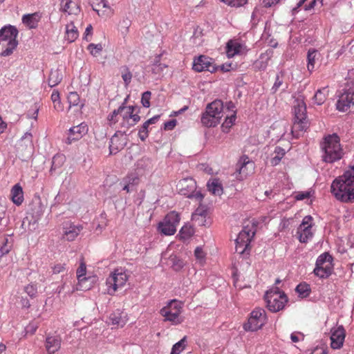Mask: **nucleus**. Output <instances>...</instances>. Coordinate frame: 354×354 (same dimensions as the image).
I'll return each mask as SVG.
<instances>
[{"instance_id": "473e14b6", "label": "nucleus", "mask_w": 354, "mask_h": 354, "mask_svg": "<svg viewBox=\"0 0 354 354\" xmlns=\"http://www.w3.org/2000/svg\"><path fill=\"white\" fill-rule=\"evenodd\" d=\"M317 55H319V53L317 50L314 48H310L308 50L307 55V68L310 72H312L315 68V60L317 59Z\"/></svg>"}, {"instance_id": "4c0bfd02", "label": "nucleus", "mask_w": 354, "mask_h": 354, "mask_svg": "<svg viewBox=\"0 0 354 354\" xmlns=\"http://www.w3.org/2000/svg\"><path fill=\"white\" fill-rule=\"evenodd\" d=\"M236 113L234 112L230 116H227L225 121L221 125L222 131L224 133H228L232 126L234 124L236 120Z\"/></svg>"}, {"instance_id": "bb28decb", "label": "nucleus", "mask_w": 354, "mask_h": 354, "mask_svg": "<svg viewBox=\"0 0 354 354\" xmlns=\"http://www.w3.org/2000/svg\"><path fill=\"white\" fill-rule=\"evenodd\" d=\"M11 199L16 205H20L24 201V192L21 186L17 183L11 189Z\"/></svg>"}, {"instance_id": "e433bc0d", "label": "nucleus", "mask_w": 354, "mask_h": 354, "mask_svg": "<svg viewBox=\"0 0 354 354\" xmlns=\"http://www.w3.org/2000/svg\"><path fill=\"white\" fill-rule=\"evenodd\" d=\"M274 156H273L271 159V164L272 165H277L286 154V151L283 148L277 146L274 149Z\"/></svg>"}, {"instance_id": "0eeeda50", "label": "nucleus", "mask_w": 354, "mask_h": 354, "mask_svg": "<svg viewBox=\"0 0 354 354\" xmlns=\"http://www.w3.org/2000/svg\"><path fill=\"white\" fill-rule=\"evenodd\" d=\"M264 297L267 308L273 313L282 310L288 301L285 293L281 292L278 288H274L267 291Z\"/></svg>"}, {"instance_id": "20e7f679", "label": "nucleus", "mask_w": 354, "mask_h": 354, "mask_svg": "<svg viewBox=\"0 0 354 354\" xmlns=\"http://www.w3.org/2000/svg\"><path fill=\"white\" fill-rule=\"evenodd\" d=\"M17 29L12 26H5L1 29L0 54L2 56H8L12 53L13 50L18 44L17 41Z\"/></svg>"}, {"instance_id": "4d7b16f0", "label": "nucleus", "mask_w": 354, "mask_h": 354, "mask_svg": "<svg viewBox=\"0 0 354 354\" xmlns=\"http://www.w3.org/2000/svg\"><path fill=\"white\" fill-rule=\"evenodd\" d=\"M12 244L8 242V239H5L3 244L0 247L1 256L8 254L11 250Z\"/></svg>"}, {"instance_id": "864d4df0", "label": "nucleus", "mask_w": 354, "mask_h": 354, "mask_svg": "<svg viewBox=\"0 0 354 354\" xmlns=\"http://www.w3.org/2000/svg\"><path fill=\"white\" fill-rule=\"evenodd\" d=\"M25 292L32 298L35 297L37 294V288L36 284L30 283L24 288Z\"/></svg>"}, {"instance_id": "a878e982", "label": "nucleus", "mask_w": 354, "mask_h": 354, "mask_svg": "<svg viewBox=\"0 0 354 354\" xmlns=\"http://www.w3.org/2000/svg\"><path fill=\"white\" fill-rule=\"evenodd\" d=\"M294 120L306 118V106L303 100L297 99L293 106Z\"/></svg>"}, {"instance_id": "c756f323", "label": "nucleus", "mask_w": 354, "mask_h": 354, "mask_svg": "<svg viewBox=\"0 0 354 354\" xmlns=\"http://www.w3.org/2000/svg\"><path fill=\"white\" fill-rule=\"evenodd\" d=\"M77 28L73 22L67 24L66 26V39L69 42L74 41L78 37Z\"/></svg>"}, {"instance_id": "bf43d9fd", "label": "nucleus", "mask_w": 354, "mask_h": 354, "mask_svg": "<svg viewBox=\"0 0 354 354\" xmlns=\"http://www.w3.org/2000/svg\"><path fill=\"white\" fill-rule=\"evenodd\" d=\"M281 0H260L261 4L265 8H270L277 5Z\"/></svg>"}, {"instance_id": "a18cd8bd", "label": "nucleus", "mask_w": 354, "mask_h": 354, "mask_svg": "<svg viewBox=\"0 0 354 354\" xmlns=\"http://www.w3.org/2000/svg\"><path fill=\"white\" fill-rule=\"evenodd\" d=\"M330 259L331 257L327 254L324 253L319 255L316 261V266H328V263H330Z\"/></svg>"}, {"instance_id": "6e6552de", "label": "nucleus", "mask_w": 354, "mask_h": 354, "mask_svg": "<svg viewBox=\"0 0 354 354\" xmlns=\"http://www.w3.org/2000/svg\"><path fill=\"white\" fill-rule=\"evenodd\" d=\"M129 274L127 270L122 268H117L113 271L106 279L108 294L113 295L120 288L123 287L128 281Z\"/></svg>"}, {"instance_id": "cd10ccee", "label": "nucleus", "mask_w": 354, "mask_h": 354, "mask_svg": "<svg viewBox=\"0 0 354 354\" xmlns=\"http://www.w3.org/2000/svg\"><path fill=\"white\" fill-rule=\"evenodd\" d=\"M41 19V15L39 12L24 15L22 17V22L29 28H35Z\"/></svg>"}, {"instance_id": "393cba45", "label": "nucleus", "mask_w": 354, "mask_h": 354, "mask_svg": "<svg viewBox=\"0 0 354 354\" xmlns=\"http://www.w3.org/2000/svg\"><path fill=\"white\" fill-rule=\"evenodd\" d=\"M60 10L68 15H77L80 12V6L71 0H60Z\"/></svg>"}, {"instance_id": "a211bd4d", "label": "nucleus", "mask_w": 354, "mask_h": 354, "mask_svg": "<svg viewBox=\"0 0 354 354\" xmlns=\"http://www.w3.org/2000/svg\"><path fill=\"white\" fill-rule=\"evenodd\" d=\"M83 229L82 225H75L71 221H66L63 223L62 239L68 241H74Z\"/></svg>"}, {"instance_id": "2eb2a0df", "label": "nucleus", "mask_w": 354, "mask_h": 354, "mask_svg": "<svg viewBox=\"0 0 354 354\" xmlns=\"http://www.w3.org/2000/svg\"><path fill=\"white\" fill-rule=\"evenodd\" d=\"M193 69L197 72L207 71L212 73L215 71L216 67L212 58L200 55L194 59Z\"/></svg>"}, {"instance_id": "b1692460", "label": "nucleus", "mask_w": 354, "mask_h": 354, "mask_svg": "<svg viewBox=\"0 0 354 354\" xmlns=\"http://www.w3.org/2000/svg\"><path fill=\"white\" fill-rule=\"evenodd\" d=\"M207 215V207L205 205L200 204L198 208L192 215V221L200 226L205 225L206 217Z\"/></svg>"}, {"instance_id": "1a4fd4ad", "label": "nucleus", "mask_w": 354, "mask_h": 354, "mask_svg": "<svg viewBox=\"0 0 354 354\" xmlns=\"http://www.w3.org/2000/svg\"><path fill=\"white\" fill-rule=\"evenodd\" d=\"M266 322V315L264 309L256 308L254 309L248 318V322L243 326L247 331H257L261 328Z\"/></svg>"}, {"instance_id": "6e6d98bb", "label": "nucleus", "mask_w": 354, "mask_h": 354, "mask_svg": "<svg viewBox=\"0 0 354 354\" xmlns=\"http://www.w3.org/2000/svg\"><path fill=\"white\" fill-rule=\"evenodd\" d=\"M283 78L282 75H277L275 82L271 88V91L272 93H277V91L279 90V88L283 84Z\"/></svg>"}, {"instance_id": "774afa93", "label": "nucleus", "mask_w": 354, "mask_h": 354, "mask_svg": "<svg viewBox=\"0 0 354 354\" xmlns=\"http://www.w3.org/2000/svg\"><path fill=\"white\" fill-rule=\"evenodd\" d=\"M180 232V235L183 238H186L187 236H191V234L192 233V231L189 229H187L185 227H183Z\"/></svg>"}, {"instance_id": "7ed1b4c3", "label": "nucleus", "mask_w": 354, "mask_h": 354, "mask_svg": "<svg viewBox=\"0 0 354 354\" xmlns=\"http://www.w3.org/2000/svg\"><path fill=\"white\" fill-rule=\"evenodd\" d=\"M322 160L327 163L339 160L344 156L339 138L335 133L326 136L320 143Z\"/></svg>"}, {"instance_id": "8fccbe9b", "label": "nucleus", "mask_w": 354, "mask_h": 354, "mask_svg": "<svg viewBox=\"0 0 354 354\" xmlns=\"http://www.w3.org/2000/svg\"><path fill=\"white\" fill-rule=\"evenodd\" d=\"M149 124L145 122L138 131V136L142 141H145L149 136Z\"/></svg>"}, {"instance_id": "a19ab883", "label": "nucleus", "mask_w": 354, "mask_h": 354, "mask_svg": "<svg viewBox=\"0 0 354 354\" xmlns=\"http://www.w3.org/2000/svg\"><path fill=\"white\" fill-rule=\"evenodd\" d=\"M295 290L299 296L302 298L308 297L310 292V287L306 283H299L297 286Z\"/></svg>"}, {"instance_id": "680f3d73", "label": "nucleus", "mask_w": 354, "mask_h": 354, "mask_svg": "<svg viewBox=\"0 0 354 354\" xmlns=\"http://www.w3.org/2000/svg\"><path fill=\"white\" fill-rule=\"evenodd\" d=\"M176 123L177 122L176 120H170L164 124V129L166 131L172 130L176 127Z\"/></svg>"}, {"instance_id": "f03ea898", "label": "nucleus", "mask_w": 354, "mask_h": 354, "mask_svg": "<svg viewBox=\"0 0 354 354\" xmlns=\"http://www.w3.org/2000/svg\"><path fill=\"white\" fill-rule=\"evenodd\" d=\"M331 193L339 201L354 202V176L349 171L337 177L330 186Z\"/></svg>"}, {"instance_id": "6ab92c4d", "label": "nucleus", "mask_w": 354, "mask_h": 354, "mask_svg": "<svg viewBox=\"0 0 354 354\" xmlns=\"http://www.w3.org/2000/svg\"><path fill=\"white\" fill-rule=\"evenodd\" d=\"M345 339V330L342 326H339L331 329L330 346L334 349L340 348Z\"/></svg>"}, {"instance_id": "f704fd0d", "label": "nucleus", "mask_w": 354, "mask_h": 354, "mask_svg": "<svg viewBox=\"0 0 354 354\" xmlns=\"http://www.w3.org/2000/svg\"><path fill=\"white\" fill-rule=\"evenodd\" d=\"M109 320L111 324L122 327L125 324V319L122 317L121 313L115 312L109 316Z\"/></svg>"}, {"instance_id": "4468645a", "label": "nucleus", "mask_w": 354, "mask_h": 354, "mask_svg": "<svg viewBox=\"0 0 354 354\" xmlns=\"http://www.w3.org/2000/svg\"><path fill=\"white\" fill-rule=\"evenodd\" d=\"M352 105H354V86L344 90L337 100V109L340 111H345Z\"/></svg>"}, {"instance_id": "9b49d317", "label": "nucleus", "mask_w": 354, "mask_h": 354, "mask_svg": "<svg viewBox=\"0 0 354 354\" xmlns=\"http://www.w3.org/2000/svg\"><path fill=\"white\" fill-rule=\"evenodd\" d=\"M180 222V215L175 211L167 214L163 221L158 224V230L167 236L173 235L176 232V227Z\"/></svg>"}, {"instance_id": "13d9d810", "label": "nucleus", "mask_w": 354, "mask_h": 354, "mask_svg": "<svg viewBox=\"0 0 354 354\" xmlns=\"http://www.w3.org/2000/svg\"><path fill=\"white\" fill-rule=\"evenodd\" d=\"M23 142L31 147L32 145V135L30 133H26L24 136L21 138L19 144L22 145Z\"/></svg>"}, {"instance_id": "09e8293b", "label": "nucleus", "mask_w": 354, "mask_h": 354, "mask_svg": "<svg viewBox=\"0 0 354 354\" xmlns=\"http://www.w3.org/2000/svg\"><path fill=\"white\" fill-rule=\"evenodd\" d=\"M87 49L90 51V53L93 56H97L98 54H100L102 49L103 46L101 44H90Z\"/></svg>"}, {"instance_id": "49530a36", "label": "nucleus", "mask_w": 354, "mask_h": 354, "mask_svg": "<svg viewBox=\"0 0 354 354\" xmlns=\"http://www.w3.org/2000/svg\"><path fill=\"white\" fill-rule=\"evenodd\" d=\"M196 259L200 265H203L205 262V253L201 247H197L194 251Z\"/></svg>"}, {"instance_id": "37998d69", "label": "nucleus", "mask_w": 354, "mask_h": 354, "mask_svg": "<svg viewBox=\"0 0 354 354\" xmlns=\"http://www.w3.org/2000/svg\"><path fill=\"white\" fill-rule=\"evenodd\" d=\"M122 183H127V184L133 186H136L140 183V178L136 174H129L125 178H124Z\"/></svg>"}, {"instance_id": "052dcab7", "label": "nucleus", "mask_w": 354, "mask_h": 354, "mask_svg": "<svg viewBox=\"0 0 354 354\" xmlns=\"http://www.w3.org/2000/svg\"><path fill=\"white\" fill-rule=\"evenodd\" d=\"M52 268L54 274H59L66 270V265L64 263H57Z\"/></svg>"}, {"instance_id": "338daca9", "label": "nucleus", "mask_w": 354, "mask_h": 354, "mask_svg": "<svg viewBox=\"0 0 354 354\" xmlns=\"http://www.w3.org/2000/svg\"><path fill=\"white\" fill-rule=\"evenodd\" d=\"M302 335L300 333H292L290 335V339L292 342H298L300 340V337H301Z\"/></svg>"}, {"instance_id": "39448f33", "label": "nucleus", "mask_w": 354, "mask_h": 354, "mask_svg": "<svg viewBox=\"0 0 354 354\" xmlns=\"http://www.w3.org/2000/svg\"><path fill=\"white\" fill-rule=\"evenodd\" d=\"M223 103L216 100L208 104L205 111L201 115V123L206 127H214L218 124L223 117Z\"/></svg>"}, {"instance_id": "de8ad7c7", "label": "nucleus", "mask_w": 354, "mask_h": 354, "mask_svg": "<svg viewBox=\"0 0 354 354\" xmlns=\"http://www.w3.org/2000/svg\"><path fill=\"white\" fill-rule=\"evenodd\" d=\"M185 337H183L181 340L176 343L171 349V354H180L185 348Z\"/></svg>"}, {"instance_id": "e2e57ef3", "label": "nucleus", "mask_w": 354, "mask_h": 354, "mask_svg": "<svg viewBox=\"0 0 354 354\" xmlns=\"http://www.w3.org/2000/svg\"><path fill=\"white\" fill-rule=\"evenodd\" d=\"M310 192H300V193H298L295 196V198L297 201H301V200L310 198Z\"/></svg>"}, {"instance_id": "4be33fe9", "label": "nucleus", "mask_w": 354, "mask_h": 354, "mask_svg": "<svg viewBox=\"0 0 354 354\" xmlns=\"http://www.w3.org/2000/svg\"><path fill=\"white\" fill-rule=\"evenodd\" d=\"M247 50L246 46L237 41L230 40L227 44L226 53L229 57H233L236 55L243 54Z\"/></svg>"}, {"instance_id": "412c9836", "label": "nucleus", "mask_w": 354, "mask_h": 354, "mask_svg": "<svg viewBox=\"0 0 354 354\" xmlns=\"http://www.w3.org/2000/svg\"><path fill=\"white\" fill-rule=\"evenodd\" d=\"M87 125L85 123H81L79 125L71 127L68 131V136L66 138V143L70 145L73 142L80 140L87 133Z\"/></svg>"}, {"instance_id": "69168bd1", "label": "nucleus", "mask_w": 354, "mask_h": 354, "mask_svg": "<svg viewBox=\"0 0 354 354\" xmlns=\"http://www.w3.org/2000/svg\"><path fill=\"white\" fill-rule=\"evenodd\" d=\"M145 197V190H140V192L138 194V198L136 199V202L138 205H140Z\"/></svg>"}, {"instance_id": "7c9ffc66", "label": "nucleus", "mask_w": 354, "mask_h": 354, "mask_svg": "<svg viewBox=\"0 0 354 354\" xmlns=\"http://www.w3.org/2000/svg\"><path fill=\"white\" fill-rule=\"evenodd\" d=\"M327 265L328 266H316L313 271L315 274L320 278L328 277L331 273L332 268L331 263H328Z\"/></svg>"}, {"instance_id": "58836bf2", "label": "nucleus", "mask_w": 354, "mask_h": 354, "mask_svg": "<svg viewBox=\"0 0 354 354\" xmlns=\"http://www.w3.org/2000/svg\"><path fill=\"white\" fill-rule=\"evenodd\" d=\"M51 100L53 102L55 110L57 111H63V105L61 102L59 93L57 90H53L51 94Z\"/></svg>"}, {"instance_id": "603ef678", "label": "nucleus", "mask_w": 354, "mask_h": 354, "mask_svg": "<svg viewBox=\"0 0 354 354\" xmlns=\"http://www.w3.org/2000/svg\"><path fill=\"white\" fill-rule=\"evenodd\" d=\"M102 6V8H106L108 9L110 12H111V7L109 6L108 4V2L106 0H101L96 6L95 7H93V10H95L97 15L99 16H103L104 15V12H103L102 13H100V9L98 8V7H100Z\"/></svg>"}, {"instance_id": "79ce46f5", "label": "nucleus", "mask_w": 354, "mask_h": 354, "mask_svg": "<svg viewBox=\"0 0 354 354\" xmlns=\"http://www.w3.org/2000/svg\"><path fill=\"white\" fill-rule=\"evenodd\" d=\"M120 72L124 84L127 86L131 82L132 73L129 71V68L126 66L121 67Z\"/></svg>"}, {"instance_id": "dca6fc26", "label": "nucleus", "mask_w": 354, "mask_h": 354, "mask_svg": "<svg viewBox=\"0 0 354 354\" xmlns=\"http://www.w3.org/2000/svg\"><path fill=\"white\" fill-rule=\"evenodd\" d=\"M127 138L125 131H117L111 138L109 149L111 153H116L127 145Z\"/></svg>"}, {"instance_id": "c03bdc74", "label": "nucleus", "mask_w": 354, "mask_h": 354, "mask_svg": "<svg viewBox=\"0 0 354 354\" xmlns=\"http://www.w3.org/2000/svg\"><path fill=\"white\" fill-rule=\"evenodd\" d=\"M77 278L78 279L79 283H81L84 281H86L87 279L85 277L86 273V264L82 261L80 264L79 268L77 270Z\"/></svg>"}, {"instance_id": "c9c22d12", "label": "nucleus", "mask_w": 354, "mask_h": 354, "mask_svg": "<svg viewBox=\"0 0 354 354\" xmlns=\"http://www.w3.org/2000/svg\"><path fill=\"white\" fill-rule=\"evenodd\" d=\"M328 90L326 88H323L322 89H319L315 94L313 99L315 104L317 105L322 104L326 99L327 95Z\"/></svg>"}, {"instance_id": "5701e85b", "label": "nucleus", "mask_w": 354, "mask_h": 354, "mask_svg": "<svg viewBox=\"0 0 354 354\" xmlns=\"http://www.w3.org/2000/svg\"><path fill=\"white\" fill-rule=\"evenodd\" d=\"M309 124L307 118L294 120L291 131L292 136L296 138H299L307 130Z\"/></svg>"}, {"instance_id": "2f4dec72", "label": "nucleus", "mask_w": 354, "mask_h": 354, "mask_svg": "<svg viewBox=\"0 0 354 354\" xmlns=\"http://www.w3.org/2000/svg\"><path fill=\"white\" fill-rule=\"evenodd\" d=\"M62 80V75L61 72L57 70H51L48 77V85L50 87H54L57 85Z\"/></svg>"}, {"instance_id": "c85d7f7f", "label": "nucleus", "mask_w": 354, "mask_h": 354, "mask_svg": "<svg viewBox=\"0 0 354 354\" xmlns=\"http://www.w3.org/2000/svg\"><path fill=\"white\" fill-rule=\"evenodd\" d=\"M207 189L212 194L221 196L223 194V186L217 178L209 180L207 183Z\"/></svg>"}, {"instance_id": "f8f14e48", "label": "nucleus", "mask_w": 354, "mask_h": 354, "mask_svg": "<svg viewBox=\"0 0 354 354\" xmlns=\"http://www.w3.org/2000/svg\"><path fill=\"white\" fill-rule=\"evenodd\" d=\"M313 218L310 216H306L301 223L297 228V234L300 242L307 243L313 236Z\"/></svg>"}, {"instance_id": "ea45409f", "label": "nucleus", "mask_w": 354, "mask_h": 354, "mask_svg": "<svg viewBox=\"0 0 354 354\" xmlns=\"http://www.w3.org/2000/svg\"><path fill=\"white\" fill-rule=\"evenodd\" d=\"M169 262L176 271L180 270L184 266L183 261L176 255H171L169 258Z\"/></svg>"}, {"instance_id": "423d86ee", "label": "nucleus", "mask_w": 354, "mask_h": 354, "mask_svg": "<svg viewBox=\"0 0 354 354\" xmlns=\"http://www.w3.org/2000/svg\"><path fill=\"white\" fill-rule=\"evenodd\" d=\"M183 308V302L173 299L160 310V313L164 317L165 322H169L174 325H178L184 320L181 316Z\"/></svg>"}, {"instance_id": "ddd939ff", "label": "nucleus", "mask_w": 354, "mask_h": 354, "mask_svg": "<svg viewBox=\"0 0 354 354\" xmlns=\"http://www.w3.org/2000/svg\"><path fill=\"white\" fill-rule=\"evenodd\" d=\"M254 169V163L250 160L246 156H242L236 165V172L238 174L236 178L239 180H243L248 175L252 174Z\"/></svg>"}, {"instance_id": "72a5a7b5", "label": "nucleus", "mask_w": 354, "mask_h": 354, "mask_svg": "<svg viewBox=\"0 0 354 354\" xmlns=\"http://www.w3.org/2000/svg\"><path fill=\"white\" fill-rule=\"evenodd\" d=\"M67 100L69 103L70 108L80 105V107L82 109L84 106V103L80 104V97L77 92H70L68 95Z\"/></svg>"}, {"instance_id": "9d476101", "label": "nucleus", "mask_w": 354, "mask_h": 354, "mask_svg": "<svg viewBox=\"0 0 354 354\" xmlns=\"http://www.w3.org/2000/svg\"><path fill=\"white\" fill-rule=\"evenodd\" d=\"M255 234L253 229L248 226L244 227L239 233L235 240V250L237 253L243 254L250 249V243Z\"/></svg>"}, {"instance_id": "f257e3e1", "label": "nucleus", "mask_w": 354, "mask_h": 354, "mask_svg": "<svg viewBox=\"0 0 354 354\" xmlns=\"http://www.w3.org/2000/svg\"><path fill=\"white\" fill-rule=\"evenodd\" d=\"M127 99L119 106L108 115V121L110 125L120 122L121 129H129L136 125L140 120L138 115L140 109L134 106H125Z\"/></svg>"}, {"instance_id": "aec40b11", "label": "nucleus", "mask_w": 354, "mask_h": 354, "mask_svg": "<svg viewBox=\"0 0 354 354\" xmlns=\"http://www.w3.org/2000/svg\"><path fill=\"white\" fill-rule=\"evenodd\" d=\"M62 338L57 335H48L46 337L44 346L48 354H57L61 348Z\"/></svg>"}, {"instance_id": "f3484780", "label": "nucleus", "mask_w": 354, "mask_h": 354, "mask_svg": "<svg viewBox=\"0 0 354 354\" xmlns=\"http://www.w3.org/2000/svg\"><path fill=\"white\" fill-rule=\"evenodd\" d=\"M177 187L180 194L192 198L196 191V183L192 178H185L179 180Z\"/></svg>"}, {"instance_id": "3c124183", "label": "nucleus", "mask_w": 354, "mask_h": 354, "mask_svg": "<svg viewBox=\"0 0 354 354\" xmlns=\"http://www.w3.org/2000/svg\"><path fill=\"white\" fill-rule=\"evenodd\" d=\"M221 1L229 6L235 7V8H239V7L244 6L248 1V0H221Z\"/></svg>"}, {"instance_id": "5fc2aeb1", "label": "nucleus", "mask_w": 354, "mask_h": 354, "mask_svg": "<svg viewBox=\"0 0 354 354\" xmlns=\"http://www.w3.org/2000/svg\"><path fill=\"white\" fill-rule=\"evenodd\" d=\"M151 95L150 91H145L142 93L141 103L144 107L148 108L150 106Z\"/></svg>"}, {"instance_id": "0e129e2a", "label": "nucleus", "mask_w": 354, "mask_h": 354, "mask_svg": "<svg viewBox=\"0 0 354 354\" xmlns=\"http://www.w3.org/2000/svg\"><path fill=\"white\" fill-rule=\"evenodd\" d=\"M37 328H38V326L37 324H30L26 327V333H30V335H33L36 332Z\"/></svg>"}]
</instances>
